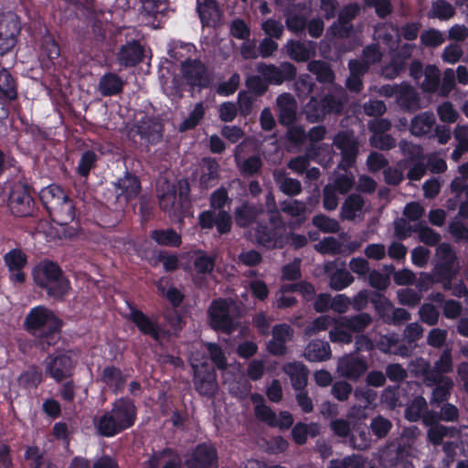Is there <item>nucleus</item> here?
<instances>
[{
    "label": "nucleus",
    "mask_w": 468,
    "mask_h": 468,
    "mask_svg": "<svg viewBox=\"0 0 468 468\" xmlns=\"http://www.w3.org/2000/svg\"><path fill=\"white\" fill-rule=\"evenodd\" d=\"M334 144L341 151L342 161L338 168L351 167L358 154V142L352 133L344 131L337 133L334 139Z\"/></svg>",
    "instance_id": "obj_8"
},
{
    "label": "nucleus",
    "mask_w": 468,
    "mask_h": 468,
    "mask_svg": "<svg viewBox=\"0 0 468 468\" xmlns=\"http://www.w3.org/2000/svg\"><path fill=\"white\" fill-rule=\"evenodd\" d=\"M304 113L309 122H315L325 117L327 110H325L322 101H318L315 98L312 97L304 107Z\"/></svg>",
    "instance_id": "obj_47"
},
{
    "label": "nucleus",
    "mask_w": 468,
    "mask_h": 468,
    "mask_svg": "<svg viewBox=\"0 0 468 468\" xmlns=\"http://www.w3.org/2000/svg\"><path fill=\"white\" fill-rule=\"evenodd\" d=\"M335 326L329 332V338L334 343L349 344L352 342V335L349 332L345 330L346 326L340 323V318L335 319L333 324Z\"/></svg>",
    "instance_id": "obj_62"
},
{
    "label": "nucleus",
    "mask_w": 468,
    "mask_h": 468,
    "mask_svg": "<svg viewBox=\"0 0 468 468\" xmlns=\"http://www.w3.org/2000/svg\"><path fill=\"white\" fill-rule=\"evenodd\" d=\"M347 168H338L335 172L331 185L334 189L338 191L340 194H346L349 192L355 184V176L352 173L346 171Z\"/></svg>",
    "instance_id": "obj_36"
},
{
    "label": "nucleus",
    "mask_w": 468,
    "mask_h": 468,
    "mask_svg": "<svg viewBox=\"0 0 468 468\" xmlns=\"http://www.w3.org/2000/svg\"><path fill=\"white\" fill-rule=\"evenodd\" d=\"M335 322V319L330 315H321L306 326L304 335L307 336L317 335L322 331H325L329 326L333 325Z\"/></svg>",
    "instance_id": "obj_53"
},
{
    "label": "nucleus",
    "mask_w": 468,
    "mask_h": 468,
    "mask_svg": "<svg viewBox=\"0 0 468 468\" xmlns=\"http://www.w3.org/2000/svg\"><path fill=\"white\" fill-rule=\"evenodd\" d=\"M242 147V144H239L235 150V161L236 164L243 175L252 176L258 173L262 165V162L260 156H250L246 160L240 159L239 150Z\"/></svg>",
    "instance_id": "obj_37"
},
{
    "label": "nucleus",
    "mask_w": 468,
    "mask_h": 468,
    "mask_svg": "<svg viewBox=\"0 0 468 468\" xmlns=\"http://www.w3.org/2000/svg\"><path fill=\"white\" fill-rule=\"evenodd\" d=\"M9 207L11 212L17 217H26L33 210V199L27 188L23 186H16L9 197Z\"/></svg>",
    "instance_id": "obj_16"
},
{
    "label": "nucleus",
    "mask_w": 468,
    "mask_h": 468,
    "mask_svg": "<svg viewBox=\"0 0 468 468\" xmlns=\"http://www.w3.org/2000/svg\"><path fill=\"white\" fill-rule=\"evenodd\" d=\"M309 71L316 75L319 81L331 82L334 75L328 65L320 60H314L308 63Z\"/></svg>",
    "instance_id": "obj_52"
},
{
    "label": "nucleus",
    "mask_w": 468,
    "mask_h": 468,
    "mask_svg": "<svg viewBox=\"0 0 468 468\" xmlns=\"http://www.w3.org/2000/svg\"><path fill=\"white\" fill-rule=\"evenodd\" d=\"M40 199L49 212L55 210L57 207L68 197L67 193L58 185H49L43 188L39 194Z\"/></svg>",
    "instance_id": "obj_26"
},
{
    "label": "nucleus",
    "mask_w": 468,
    "mask_h": 468,
    "mask_svg": "<svg viewBox=\"0 0 468 468\" xmlns=\"http://www.w3.org/2000/svg\"><path fill=\"white\" fill-rule=\"evenodd\" d=\"M192 367L195 373L194 383L197 392L204 396H212L217 391L218 383L216 373L212 367L205 364H197L192 360Z\"/></svg>",
    "instance_id": "obj_10"
},
{
    "label": "nucleus",
    "mask_w": 468,
    "mask_h": 468,
    "mask_svg": "<svg viewBox=\"0 0 468 468\" xmlns=\"http://www.w3.org/2000/svg\"><path fill=\"white\" fill-rule=\"evenodd\" d=\"M257 69L267 82L273 84L292 80L296 74L295 67L289 62H283L279 66L260 63Z\"/></svg>",
    "instance_id": "obj_11"
},
{
    "label": "nucleus",
    "mask_w": 468,
    "mask_h": 468,
    "mask_svg": "<svg viewBox=\"0 0 468 468\" xmlns=\"http://www.w3.org/2000/svg\"><path fill=\"white\" fill-rule=\"evenodd\" d=\"M218 456L214 447L207 443L198 445L187 461L189 468H218Z\"/></svg>",
    "instance_id": "obj_17"
},
{
    "label": "nucleus",
    "mask_w": 468,
    "mask_h": 468,
    "mask_svg": "<svg viewBox=\"0 0 468 468\" xmlns=\"http://www.w3.org/2000/svg\"><path fill=\"white\" fill-rule=\"evenodd\" d=\"M324 269L329 276V286L335 291H341L354 282L352 274L344 268L335 271V263L333 262L327 263Z\"/></svg>",
    "instance_id": "obj_24"
},
{
    "label": "nucleus",
    "mask_w": 468,
    "mask_h": 468,
    "mask_svg": "<svg viewBox=\"0 0 468 468\" xmlns=\"http://www.w3.org/2000/svg\"><path fill=\"white\" fill-rule=\"evenodd\" d=\"M437 263L435 273L446 277L455 276L460 270V263L455 252L449 244L441 243L436 250Z\"/></svg>",
    "instance_id": "obj_9"
},
{
    "label": "nucleus",
    "mask_w": 468,
    "mask_h": 468,
    "mask_svg": "<svg viewBox=\"0 0 468 468\" xmlns=\"http://www.w3.org/2000/svg\"><path fill=\"white\" fill-rule=\"evenodd\" d=\"M32 276L35 284L44 289L49 297L62 299L70 290L69 280L54 261L48 260L39 261L34 266Z\"/></svg>",
    "instance_id": "obj_1"
},
{
    "label": "nucleus",
    "mask_w": 468,
    "mask_h": 468,
    "mask_svg": "<svg viewBox=\"0 0 468 468\" xmlns=\"http://www.w3.org/2000/svg\"><path fill=\"white\" fill-rule=\"evenodd\" d=\"M101 378L102 382H104L108 387L113 388L114 391L122 388L124 384V378L122 372L114 367H105Z\"/></svg>",
    "instance_id": "obj_46"
},
{
    "label": "nucleus",
    "mask_w": 468,
    "mask_h": 468,
    "mask_svg": "<svg viewBox=\"0 0 468 468\" xmlns=\"http://www.w3.org/2000/svg\"><path fill=\"white\" fill-rule=\"evenodd\" d=\"M4 260L9 271L23 269L27 263V255L19 249H14L8 251L5 255Z\"/></svg>",
    "instance_id": "obj_48"
},
{
    "label": "nucleus",
    "mask_w": 468,
    "mask_h": 468,
    "mask_svg": "<svg viewBox=\"0 0 468 468\" xmlns=\"http://www.w3.org/2000/svg\"><path fill=\"white\" fill-rule=\"evenodd\" d=\"M350 77L346 80L347 88L358 92L362 89L361 76L367 72V67L358 60L349 62Z\"/></svg>",
    "instance_id": "obj_39"
},
{
    "label": "nucleus",
    "mask_w": 468,
    "mask_h": 468,
    "mask_svg": "<svg viewBox=\"0 0 468 468\" xmlns=\"http://www.w3.org/2000/svg\"><path fill=\"white\" fill-rule=\"evenodd\" d=\"M0 93L7 101L16 98V84L14 78L8 70L3 69L0 70Z\"/></svg>",
    "instance_id": "obj_44"
},
{
    "label": "nucleus",
    "mask_w": 468,
    "mask_h": 468,
    "mask_svg": "<svg viewBox=\"0 0 468 468\" xmlns=\"http://www.w3.org/2000/svg\"><path fill=\"white\" fill-rule=\"evenodd\" d=\"M279 121L283 125H291L296 119L297 102L289 93L281 94L277 100Z\"/></svg>",
    "instance_id": "obj_21"
},
{
    "label": "nucleus",
    "mask_w": 468,
    "mask_h": 468,
    "mask_svg": "<svg viewBox=\"0 0 468 468\" xmlns=\"http://www.w3.org/2000/svg\"><path fill=\"white\" fill-rule=\"evenodd\" d=\"M365 202L359 195H350L345 200L341 207V218L343 219L354 220L363 215Z\"/></svg>",
    "instance_id": "obj_34"
},
{
    "label": "nucleus",
    "mask_w": 468,
    "mask_h": 468,
    "mask_svg": "<svg viewBox=\"0 0 468 468\" xmlns=\"http://www.w3.org/2000/svg\"><path fill=\"white\" fill-rule=\"evenodd\" d=\"M303 356L311 362L324 361L331 356V347L327 342L314 340L305 347Z\"/></svg>",
    "instance_id": "obj_31"
},
{
    "label": "nucleus",
    "mask_w": 468,
    "mask_h": 468,
    "mask_svg": "<svg viewBox=\"0 0 468 468\" xmlns=\"http://www.w3.org/2000/svg\"><path fill=\"white\" fill-rule=\"evenodd\" d=\"M466 431H468V427L464 425L455 428L438 424L428 430L427 436L428 440L435 446L441 444L444 438L460 439V443L463 445L468 438Z\"/></svg>",
    "instance_id": "obj_15"
},
{
    "label": "nucleus",
    "mask_w": 468,
    "mask_h": 468,
    "mask_svg": "<svg viewBox=\"0 0 468 468\" xmlns=\"http://www.w3.org/2000/svg\"><path fill=\"white\" fill-rule=\"evenodd\" d=\"M391 428V421L380 415L373 418L370 422V430L372 433L378 439L385 438Z\"/></svg>",
    "instance_id": "obj_57"
},
{
    "label": "nucleus",
    "mask_w": 468,
    "mask_h": 468,
    "mask_svg": "<svg viewBox=\"0 0 468 468\" xmlns=\"http://www.w3.org/2000/svg\"><path fill=\"white\" fill-rule=\"evenodd\" d=\"M27 330L41 339V345L49 346L59 338L61 321L45 306H37L28 313L25 320Z\"/></svg>",
    "instance_id": "obj_2"
},
{
    "label": "nucleus",
    "mask_w": 468,
    "mask_h": 468,
    "mask_svg": "<svg viewBox=\"0 0 468 468\" xmlns=\"http://www.w3.org/2000/svg\"><path fill=\"white\" fill-rule=\"evenodd\" d=\"M116 199L120 202H128L137 197L140 191V182L135 176L126 175L114 183Z\"/></svg>",
    "instance_id": "obj_19"
},
{
    "label": "nucleus",
    "mask_w": 468,
    "mask_h": 468,
    "mask_svg": "<svg viewBox=\"0 0 468 468\" xmlns=\"http://www.w3.org/2000/svg\"><path fill=\"white\" fill-rule=\"evenodd\" d=\"M204 114L205 108L203 103H197L188 117L180 124L179 130L183 132L196 127L204 117Z\"/></svg>",
    "instance_id": "obj_59"
},
{
    "label": "nucleus",
    "mask_w": 468,
    "mask_h": 468,
    "mask_svg": "<svg viewBox=\"0 0 468 468\" xmlns=\"http://www.w3.org/2000/svg\"><path fill=\"white\" fill-rule=\"evenodd\" d=\"M135 420V407L128 399H120L113 404L111 412L104 414L97 423L99 432L103 436L114 434L131 427Z\"/></svg>",
    "instance_id": "obj_3"
},
{
    "label": "nucleus",
    "mask_w": 468,
    "mask_h": 468,
    "mask_svg": "<svg viewBox=\"0 0 468 468\" xmlns=\"http://www.w3.org/2000/svg\"><path fill=\"white\" fill-rule=\"evenodd\" d=\"M340 323L352 332H361L370 324L371 317L369 314L362 313L352 317H341Z\"/></svg>",
    "instance_id": "obj_42"
},
{
    "label": "nucleus",
    "mask_w": 468,
    "mask_h": 468,
    "mask_svg": "<svg viewBox=\"0 0 468 468\" xmlns=\"http://www.w3.org/2000/svg\"><path fill=\"white\" fill-rule=\"evenodd\" d=\"M219 165L215 159L204 158L200 165L201 176L200 183L208 187L218 177Z\"/></svg>",
    "instance_id": "obj_40"
},
{
    "label": "nucleus",
    "mask_w": 468,
    "mask_h": 468,
    "mask_svg": "<svg viewBox=\"0 0 468 468\" xmlns=\"http://www.w3.org/2000/svg\"><path fill=\"white\" fill-rule=\"evenodd\" d=\"M129 317L136 324L142 334L150 335L154 340L159 339L160 330L158 324L143 312L130 306Z\"/></svg>",
    "instance_id": "obj_23"
},
{
    "label": "nucleus",
    "mask_w": 468,
    "mask_h": 468,
    "mask_svg": "<svg viewBox=\"0 0 468 468\" xmlns=\"http://www.w3.org/2000/svg\"><path fill=\"white\" fill-rule=\"evenodd\" d=\"M181 72L186 82L190 86L207 87L209 78L205 65L199 60H186L181 65Z\"/></svg>",
    "instance_id": "obj_13"
},
{
    "label": "nucleus",
    "mask_w": 468,
    "mask_h": 468,
    "mask_svg": "<svg viewBox=\"0 0 468 468\" xmlns=\"http://www.w3.org/2000/svg\"><path fill=\"white\" fill-rule=\"evenodd\" d=\"M143 56V48L138 42L133 41L122 47L118 54V60L120 64L130 67L139 63Z\"/></svg>",
    "instance_id": "obj_29"
},
{
    "label": "nucleus",
    "mask_w": 468,
    "mask_h": 468,
    "mask_svg": "<svg viewBox=\"0 0 468 468\" xmlns=\"http://www.w3.org/2000/svg\"><path fill=\"white\" fill-rule=\"evenodd\" d=\"M48 213L53 221L59 225H68L71 223L76 217L75 206L69 196L58 205L57 213L55 210H50Z\"/></svg>",
    "instance_id": "obj_33"
},
{
    "label": "nucleus",
    "mask_w": 468,
    "mask_h": 468,
    "mask_svg": "<svg viewBox=\"0 0 468 468\" xmlns=\"http://www.w3.org/2000/svg\"><path fill=\"white\" fill-rule=\"evenodd\" d=\"M455 9L450 3L445 0H436L432 2L428 16L430 18H437L440 20H448L453 16Z\"/></svg>",
    "instance_id": "obj_41"
},
{
    "label": "nucleus",
    "mask_w": 468,
    "mask_h": 468,
    "mask_svg": "<svg viewBox=\"0 0 468 468\" xmlns=\"http://www.w3.org/2000/svg\"><path fill=\"white\" fill-rule=\"evenodd\" d=\"M210 359L218 369H223V383L229 391L237 396L246 395L250 388V383L245 379L240 370V365H232L227 367V358L223 350L214 343L206 344Z\"/></svg>",
    "instance_id": "obj_4"
},
{
    "label": "nucleus",
    "mask_w": 468,
    "mask_h": 468,
    "mask_svg": "<svg viewBox=\"0 0 468 468\" xmlns=\"http://www.w3.org/2000/svg\"><path fill=\"white\" fill-rule=\"evenodd\" d=\"M434 125V114L431 112H424L411 120L410 130L412 135L419 137L431 133Z\"/></svg>",
    "instance_id": "obj_30"
},
{
    "label": "nucleus",
    "mask_w": 468,
    "mask_h": 468,
    "mask_svg": "<svg viewBox=\"0 0 468 468\" xmlns=\"http://www.w3.org/2000/svg\"><path fill=\"white\" fill-rule=\"evenodd\" d=\"M209 324L215 330L231 334L239 325L235 305L227 300H215L208 309Z\"/></svg>",
    "instance_id": "obj_5"
},
{
    "label": "nucleus",
    "mask_w": 468,
    "mask_h": 468,
    "mask_svg": "<svg viewBox=\"0 0 468 468\" xmlns=\"http://www.w3.org/2000/svg\"><path fill=\"white\" fill-rule=\"evenodd\" d=\"M283 371L290 377L295 390L303 389L307 384L308 369L300 362H291L283 367Z\"/></svg>",
    "instance_id": "obj_27"
},
{
    "label": "nucleus",
    "mask_w": 468,
    "mask_h": 468,
    "mask_svg": "<svg viewBox=\"0 0 468 468\" xmlns=\"http://www.w3.org/2000/svg\"><path fill=\"white\" fill-rule=\"evenodd\" d=\"M282 210L292 218L302 217L306 213V206L303 202L296 199H289L282 202Z\"/></svg>",
    "instance_id": "obj_63"
},
{
    "label": "nucleus",
    "mask_w": 468,
    "mask_h": 468,
    "mask_svg": "<svg viewBox=\"0 0 468 468\" xmlns=\"http://www.w3.org/2000/svg\"><path fill=\"white\" fill-rule=\"evenodd\" d=\"M366 460L358 454H352L343 459L331 460L328 468H364Z\"/></svg>",
    "instance_id": "obj_50"
},
{
    "label": "nucleus",
    "mask_w": 468,
    "mask_h": 468,
    "mask_svg": "<svg viewBox=\"0 0 468 468\" xmlns=\"http://www.w3.org/2000/svg\"><path fill=\"white\" fill-rule=\"evenodd\" d=\"M313 224L324 233H336L339 229V223L334 219L324 215L315 216L313 218Z\"/></svg>",
    "instance_id": "obj_64"
},
{
    "label": "nucleus",
    "mask_w": 468,
    "mask_h": 468,
    "mask_svg": "<svg viewBox=\"0 0 468 468\" xmlns=\"http://www.w3.org/2000/svg\"><path fill=\"white\" fill-rule=\"evenodd\" d=\"M197 9L204 27H218L220 14L215 0H197Z\"/></svg>",
    "instance_id": "obj_22"
},
{
    "label": "nucleus",
    "mask_w": 468,
    "mask_h": 468,
    "mask_svg": "<svg viewBox=\"0 0 468 468\" xmlns=\"http://www.w3.org/2000/svg\"><path fill=\"white\" fill-rule=\"evenodd\" d=\"M315 250L323 254H341L343 245L334 237H326L315 245Z\"/></svg>",
    "instance_id": "obj_58"
},
{
    "label": "nucleus",
    "mask_w": 468,
    "mask_h": 468,
    "mask_svg": "<svg viewBox=\"0 0 468 468\" xmlns=\"http://www.w3.org/2000/svg\"><path fill=\"white\" fill-rule=\"evenodd\" d=\"M269 219L273 228L268 229L264 226H259L256 229L255 238L257 241L266 248H282L285 241L282 235L284 230L278 208L268 211Z\"/></svg>",
    "instance_id": "obj_6"
},
{
    "label": "nucleus",
    "mask_w": 468,
    "mask_h": 468,
    "mask_svg": "<svg viewBox=\"0 0 468 468\" xmlns=\"http://www.w3.org/2000/svg\"><path fill=\"white\" fill-rule=\"evenodd\" d=\"M273 178L279 186V189L285 195L296 196L302 192V185L299 180L286 176L283 170H276L273 173Z\"/></svg>",
    "instance_id": "obj_35"
},
{
    "label": "nucleus",
    "mask_w": 468,
    "mask_h": 468,
    "mask_svg": "<svg viewBox=\"0 0 468 468\" xmlns=\"http://www.w3.org/2000/svg\"><path fill=\"white\" fill-rule=\"evenodd\" d=\"M169 11L165 0H146L140 12L142 26L158 29L163 26L164 18Z\"/></svg>",
    "instance_id": "obj_7"
},
{
    "label": "nucleus",
    "mask_w": 468,
    "mask_h": 468,
    "mask_svg": "<svg viewBox=\"0 0 468 468\" xmlns=\"http://www.w3.org/2000/svg\"><path fill=\"white\" fill-rule=\"evenodd\" d=\"M181 459L171 450L154 452L147 462V468H180Z\"/></svg>",
    "instance_id": "obj_25"
},
{
    "label": "nucleus",
    "mask_w": 468,
    "mask_h": 468,
    "mask_svg": "<svg viewBox=\"0 0 468 468\" xmlns=\"http://www.w3.org/2000/svg\"><path fill=\"white\" fill-rule=\"evenodd\" d=\"M399 303L402 305L414 307L420 303L422 295L413 289H400L397 292Z\"/></svg>",
    "instance_id": "obj_60"
},
{
    "label": "nucleus",
    "mask_w": 468,
    "mask_h": 468,
    "mask_svg": "<svg viewBox=\"0 0 468 468\" xmlns=\"http://www.w3.org/2000/svg\"><path fill=\"white\" fill-rule=\"evenodd\" d=\"M151 237L159 245L178 247L181 244V237L174 229L154 230Z\"/></svg>",
    "instance_id": "obj_43"
},
{
    "label": "nucleus",
    "mask_w": 468,
    "mask_h": 468,
    "mask_svg": "<svg viewBox=\"0 0 468 468\" xmlns=\"http://www.w3.org/2000/svg\"><path fill=\"white\" fill-rule=\"evenodd\" d=\"M367 369L366 360L351 354L339 358L336 371L340 377L356 381Z\"/></svg>",
    "instance_id": "obj_14"
},
{
    "label": "nucleus",
    "mask_w": 468,
    "mask_h": 468,
    "mask_svg": "<svg viewBox=\"0 0 468 468\" xmlns=\"http://www.w3.org/2000/svg\"><path fill=\"white\" fill-rule=\"evenodd\" d=\"M419 316L422 323L435 325L439 321L440 312L432 303H425L419 309Z\"/></svg>",
    "instance_id": "obj_55"
},
{
    "label": "nucleus",
    "mask_w": 468,
    "mask_h": 468,
    "mask_svg": "<svg viewBox=\"0 0 468 468\" xmlns=\"http://www.w3.org/2000/svg\"><path fill=\"white\" fill-rule=\"evenodd\" d=\"M122 80L114 73L103 75L99 82V90L104 96L115 95L122 91Z\"/></svg>",
    "instance_id": "obj_38"
},
{
    "label": "nucleus",
    "mask_w": 468,
    "mask_h": 468,
    "mask_svg": "<svg viewBox=\"0 0 468 468\" xmlns=\"http://www.w3.org/2000/svg\"><path fill=\"white\" fill-rule=\"evenodd\" d=\"M251 400L255 405V415L257 418L272 426V424L275 423L276 415L263 403V398L259 394H253L251 395Z\"/></svg>",
    "instance_id": "obj_45"
},
{
    "label": "nucleus",
    "mask_w": 468,
    "mask_h": 468,
    "mask_svg": "<svg viewBox=\"0 0 468 468\" xmlns=\"http://www.w3.org/2000/svg\"><path fill=\"white\" fill-rule=\"evenodd\" d=\"M426 385L436 386L432 392L431 403H440L448 399L450 392L453 388V381L449 377L438 373H431L429 376V382Z\"/></svg>",
    "instance_id": "obj_20"
},
{
    "label": "nucleus",
    "mask_w": 468,
    "mask_h": 468,
    "mask_svg": "<svg viewBox=\"0 0 468 468\" xmlns=\"http://www.w3.org/2000/svg\"><path fill=\"white\" fill-rule=\"evenodd\" d=\"M397 102L406 111H417L420 108V97L416 90L408 84H400L398 90Z\"/></svg>",
    "instance_id": "obj_32"
},
{
    "label": "nucleus",
    "mask_w": 468,
    "mask_h": 468,
    "mask_svg": "<svg viewBox=\"0 0 468 468\" xmlns=\"http://www.w3.org/2000/svg\"><path fill=\"white\" fill-rule=\"evenodd\" d=\"M293 336L292 328L286 324H276L272 328V338L268 343V350L272 355L281 356L286 353L285 344Z\"/></svg>",
    "instance_id": "obj_18"
},
{
    "label": "nucleus",
    "mask_w": 468,
    "mask_h": 468,
    "mask_svg": "<svg viewBox=\"0 0 468 468\" xmlns=\"http://www.w3.org/2000/svg\"><path fill=\"white\" fill-rule=\"evenodd\" d=\"M74 365L75 362L69 353L49 356L46 363V372L59 382L71 375Z\"/></svg>",
    "instance_id": "obj_12"
},
{
    "label": "nucleus",
    "mask_w": 468,
    "mask_h": 468,
    "mask_svg": "<svg viewBox=\"0 0 468 468\" xmlns=\"http://www.w3.org/2000/svg\"><path fill=\"white\" fill-rule=\"evenodd\" d=\"M260 212H261V210L258 211L255 207L243 205L236 210V222L240 227H249L254 222V219L258 217Z\"/></svg>",
    "instance_id": "obj_49"
},
{
    "label": "nucleus",
    "mask_w": 468,
    "mask_h": 468,
    "mask_svg": "<svg viewBox=\"0 0 468 468\" xmlns=\"http://www.w3.org/2000/svg\"><path fill=\"white\" fill-rule=\"evenodd\" d=\"M157 192L160 206L165 211L173 208L176 202V186L169 182L165 177H161L157 181Z\"/></svg>",
    "instance_id": "obj_28"
},
{
    "label": "nucleus",
    "mask_w": 468,
    "mask_h": 468,
    "mask_svg": "<svg viewBox=\"0 0 468 468\" xmlns=\"http://www.w3.org/2000/svg\"><path fill=\"white\" fill-rule=\"evenodd\" d=\"M427 407V402L422 397L416 398L407 408L405 416L410 421H416L422 418L423 412Z\"/></svg>",
    "instance_id": "obj_61"
},
{
    "label": "nucleus",
    "mask_w": 468,
    "mask_h": 468,
    "mask_svg": "<svg viewBox=\"0 0 468 468\" xmlns=\"http://www.w3.org/2000/svg\"><path fill=\"white\" fill-rule=\"evenodd\" d=\"M289 57L296 61H306L310 58L309 48L298 41H289L286 45Z\"/></svg>",
    "instance_id": "obj_56"
},
{
    "label": "nucleus",
    "mask_w": 468,
    "mask_h": 468,
    "mask_svg": "<svg viewBox=\"0 0 468 468\" xmlns=\"http://www.w3.org/2000/svg\"><path fill=\"white\" fill-rule=\"evenodd\" d=\"M370 300L383 321L388 323V318L390 317V313L393 309L391 302L379 293H375Z\"/></svg>",
    "instance_id": "obj_54"
},
{
    "label": "nucleus",
    "mask_w": 468,
    "mask_h": 468,
    "mask_svg": "<svg viewBox=\"0 0 468 468\" xmlns=\"http://www.w3.org/2000/svg\"><path fill=\"white\" fill-rule=\"evenodd\" d=\"M440 71L435 66H428L424 70V80L421 88L424 91L433 92L439 88Z\"/></svg>",
    "instance_id": "obj_51"
}]
</instances>
